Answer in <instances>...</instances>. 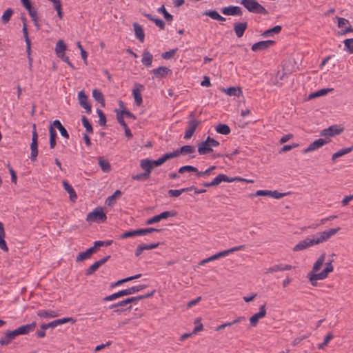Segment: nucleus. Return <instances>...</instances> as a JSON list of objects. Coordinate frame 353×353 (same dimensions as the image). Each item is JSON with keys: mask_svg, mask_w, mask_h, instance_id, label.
Here are the masks:
<instances>
[{"mask_svg": "<svg viewBox=\"0 0 353 353\" xmlns=\"http://www.w3.org/2000/svg\"><path fill=\"white\" fill-rule=\"evenodd\" d=\"M147 287L146 285H139L136 286H132L129 288L120 290L117 292H115L112 294H110L109 296H107L103 299V301H114L118 298H120L123 296H128L130 294H134L136 292H138L143 289H145Z\"/></svg>", "mask_w": 353, "mask_h": 353, "instance_id": "7ed1b4c3", "label": "nucleus"}, {"mask_svg": "<svg viewBox=\"0 0 353 353\" xmlns=\"http://www.w3.org/2000/svg\"><path fill=\"white\" fill-rule=\"evenodd\" d=\"M216 168V166L213 165V166H211L208 169L205 170V171L203 172H199L198 170H197V172H196V175L197 176H204V175H208L210 174L211 171H212L213 170H214Z\"/></svg>", "mask_w": 353, "mask_h": 353, "instance_id": "680f3d73", "label": "nucleus"}, {"mask_svg": "<svg viewBox=\"0 0 353 353\" xmlns=\"http://www.w3.org/2000/svg\"><path fill=\"white\" fill-rule=\"evenodd\" d=\"M141 230L142 235H146L152 232H160L161 230L154 228H141Z\"/></svg>", "mask_w": 353, "mask_h": 353, "instance_id": "0e129e2a", "label": "nucleus"}, {"mask_svg": "<svg viewBox=\"0 0 353 353\" xmlns=\"http://www.w3.org/2000/svg\"><path fill=\"white\" fill-rule=\"evenodd\" d=\"M30 149H38V134L36 130V125H33L32 143L30 144Z\"/></svg>", "mask_w": 353, "mask_h": 353, "instance_id": "4c0bfd02", "label": "nucleus"}, {"mask_svg": "<svg viewBox=\"0 0 353 353\" xmlns=\"http://www.w3.org/2000/svg\"><path fill=\"white\" fill-rule=\"evenodd\" d=\"M195 152V148L194 146L186 145L180 148V152H182V154H192Z\"/></svg>", "mask_w": 353, "mask_h": 353, "instance_id": "09e8293b", "label": "nucleus"}, {"mask_svg": "<svg viewBox=\"0 0 353 353\" xmlns=\"http://www.w3.org/2000/svg\"><path fill=\"white\" fill-rule=\"evenodd\" d=\"M203 15L208 16L212 19L219 21H225V18L221 16L216 10H207L203 13Z\"/></svg>", "mask_w": 353, "mask_h": 353, "instance_id": "473e14b6", "label": "nucleus"}, {"mask_svg": "<svg viewBox=\"0 0 353 353\" xmlns=\"http://www.w3.org/2000/svg\"><path fill=\"white\" fill-rule=\"evenodd\" d=\"M17 336V332L14 330L7 332L0 339V345H8L12 340H14Z\"/></svg>", "mask_w": 353, "mask_h": 353, "instance_id": "aec40b11", "label": "nucleus"}, {"mask_svg": "<svg viewBox=\"0 0 353 353\" xmlns=\"http://www.w3.org/2000/svg\"><path fill=\"white\" fill-rule=\"evenodd\" d=\"M281 268H280V265L279 264H276V265H274L273 266L268 268L266 270V271L265 272V274H270V273H272V272H279L280 271Z\"/></svg>", "mask_w": 353, "mask_h": 353, "instance_id": "774afa93", "label": "nucleus"}, {"mask_svg": "<svg viewBox=\"0 0 353 353\" xmlns=\"http://www.w3.org/2000/svg\"><path fill=\"white\" fill-rule=\"evenodd\" d=\"M28 11L32 20L34 21V26L39 29V24L37 12L32 8H31L30 10H28Z\"/></svg>", "mask_w": 353, "mask_h": 353, "instance_id": "37998d69", "label": "nucleus"}, {"mask_svg": "<svg viewBox=\"0 0 353 353\" xmlns=\"http://www.w3.org/2000/svg\"><path fill=\"white\" fill-rule=\"evenodd\" d=\"M221 12L227 16H241L243 14L241 8L236 6H229L223 8Z\"/></svg>", "mask_w": 353, "mask_h": 353, "instance_id": "4468645a", "label": "nucleus"}, {"mask_svg": "<svg viewBox=\"0 0 353 353\" xmlns=\"http://www.w3.org/2000/svg\"><path fill=\"white\" fill-rule=\"evenodd\" d=\"M91 257L90 254H89L88 251L86 250L85 252H80L78 256H77L76 261H83L84 260L88 259Z\"/></svg>", "mask_w": 353, "mask_h": 353, "instance_id": "8fccbe9b", "label": "nucleus"}, {"mask_svg": "<svg viewBox=\"0 0 353 353\" xmlns=\"http://www.w3.org/2000/svg\"><path fill=\"white\" fill-rule=\"evenodd\" d=\"M245 318L244 316H239L238 318H236V319H234V321H231V322H227V323H225L224 325H225V327H229V326H232L234 324H236V323H239L240 322H241L242 321H245Z\"/></svg>", "mask_w": 353, "mask_h": 353, "instance_id": "052dcab7", "label": "nucleus"}, {"mask_svg": "<svg viewBox=\"0 0 353 353\" xmlns=\"http://www.w3.org/2000/svg\"><path fill=\"white\" fill-rule=\"evenodd\" d=\"M121 194H122V192L120 190H116L112 195H111L107 198V199L105 201V204L108 206L112 205L115 202L116 198L118 196H120Z\"/></svg>", "mask_w": 353, "mask_h": 353, "instance_id": "a19ab883", "label": "nucleus"}, {"mask_svg": "<svg viewBox=\"0 0 353 353\" xmlns=\"http://www.w3.org/2000/svg\"><path fill=\"white\" fill-rule=\"evenodd\" d=\"M343 131V129L339 128L337 125H332L329 128L323 130L320 135L324 137V138H330L332 137L336 136Z\"/></svg>", "mask_w": 353, "mask_h": 353, "instance_id": "9d476101", "label": "nucleus"}, {"mask_svg": "<svg viewBox=\"0 0 353 353\" xmlns=\"http://www.w3.org/2000/svg\"><path fill=\"white\" fill-rule=\"evenodd\" d=\"M245 245H241L233 247V248H232L230 249H228V250H223V251L219 252L218 253H216V255L217 256V259H219L221 257L226 256L229 254H231L232 252H236V251L243 250L245 249Z\"/></svg>", "mask_w": 353, "mask_h": 353, "instance_id": "412c9836", "label": "nucleus"}, {"mask_svg": "<svg viewBox=\"0 0 353 353\" xmlns=\"http://www.w3.org/2000/svg\"><path fill=\"white\" fill-rule=\"evenodd\" d=\"M201 123L200 121H198L195 119H192L190 120L188 123V125L186 130L185 131L184 139H189L194 134L196 131V128Z\"/></svg>", "mask_w": 353, "mask_h": 353, "instance_id": "6e6552de", "label": "nucleus"}, {"mask_svg": "<svg viewBox=\"0 0 353 353\" xmlns=\"http://www.w3.org/2000/svg\"><path fill=\"white\" fill-rule=\"evenodd\" d=\"M298 146L296 143H292V145H285L280 150V153L290 151V150L295 148Z\"/></svg>", "mask_w": 353, "mask_h": 353, "instance_id": "338daca9", "label": "nucleus"}, {"mask_svg": "<svg viewBox=\"0 0 353 353\" xmlns=\"http://www.w3.org/2000/svg\"><path fill=\"white\" fill-rule=\"evenodd\" d=\"M239 3L250 12L262 14H268L267 10L255 0H241Z\"/></svg>", "mask_w": 353, "mask_h": 353, "instance_id": "20e7f679", "label": "nucleus"}, {"mask_svg": "<svg viewBox=\"0 0 353 353\" xmlns=\"http://www.w3.org/2000/svg\"><path fill=\"white\" fill-rule=\"evenodd\" d=\"M140 166L145 171L144 173H145L148 176H150V173L153 169L152 164L150 163V159H142L140 162Z\"/></svg>", "mask_w": 353, "mask_h": 353, "instance_id": "393cba45", "label": "nucleus"}, {"mask_svg": "<svg viewBox=\"0 0 353 353\" xmlns=\"http://www.w3.org/2000/svg\"><path fill=\"white\" fill-rule=\"evenodd\" d=\"M248 22H239L235 23L234 24V31L235 32L236 36L238 38H241L244 34L245 31L248 28Z\"/></svg>", "mask_w": 353, "mask_h": 353, "instance_id": "a211bd4d", "label": "nucleus"}, {"mask_svg": "<svg viewBox=\"0 0 353 353\" xmlns=\"http://www.w3.org/2000/svg\"><path fill=\"white\" fill-rule=\"evenodd\" d=\"M275 41L272 40L261 41L254 43L251 49L254 52L261 51L272 47Z\"/></svg>", "mask_w": 353, "mask_h": 353, "instance_id": "9b49d317", "label": "nucleus"}, {"mask_svg": "<svg viewBox=\"0 0 353 353\" xmlns=\"http://www.w3.org/2000/svg\"><path fill=\"white\" fill-rule=\"evenodd\" d=\"M212 151L209 142L207 141V139L205 141L201 142L198 145V152L201 155L207 154Z\"/></svg>", "mask_w": 353, "mask_h": 353, "instance_id": "b1692460", "label": "nucleus"}, {"mask_svg": "<svg viewBox=\"0 0 353 353\" xmlns=\"http://www.w3.org/2000/svg\"><path fill=\"white\" fill-rule=\"evenodd\" d=\"M154 293V291H152L150 293L146 294L145 295H139L137 296H132V297H128L125 299V300L121 301V304L122 305V307L126 306V305H131L130 303H135L141 299H143L145 298L150 297L153 296Z\"/></svg>", "mask_w": 353, "mask_h": 353, "instance_id": "dca6fc26", "label": "nucleus"}, {"mask_svg": "<svg viewBox=\"0 0 353 353\" xmlns=\"http://www.w3.org/2000/svg\"><path fill=\"white\" fill-rule=\"evenodd\" d=\"M152 54L150 52L145 50L142 54L141 59V63H143V65H144L146 67H150L152 65Z\"/></svg>", "mask_w": 353, "mask_h": 353, "instance_id": "bb28decb", "label": "nucleus"}, {"mask_svg": "<svg viewBox=\"0 0 353 353\" xmlns=\"http://www.w3.org/2000/svg\"><path fill=\"white\" fill-rule=\"evenodd\" d=\"M215 130L218 133L223 135H227L230 133V127L228 125L223 123L217 125Z\"/></svg>", "mask_w": 353, "mask_h": 353, "instance_id": "e433bc0d", "label": "nucleus"}, {"mask_svg": "<svg viewBox=\"0 0 353 353\" xmlns=\"http://www.w3.org/2000/svg\"><path fill=\"white\" fill-rule=\"evenodd\" d=\"M82 124L86 130V132L88 133H93V128L88 119L85 116H82L81 117Z\"/></svg>", "mask_w": 353, "mask_h": 353, "instance_id": "49530a36", "label": "nucleus"}, {"mask_svg": "<svg viewBox=\"0 0 353 353\" xmlns=\"http://www.w3.org/2000/svg\"><path fill=\"white\" fill-rule=\"evenodd\" d=\"M345 49L350 53H353V39H347L344 41Z\"/></svg>", "mask_w": 353, "mask_h": 353, "instance_id": "6e6d98bb", "label": "nucleus"}, {"mask_svg": "<svg viewBox=\"0 0 353 353\" xmlns=\"http://www.w3.org/2000/svg\"><path fill=\"white\" fill-rule=\"evenodd\" d=\"M331 90V89H321L320 90H318L315 92H312L311 93L309 96H308V99H314L316 97H321V96H323V95H325L326 94H327Z\"/></svg>", "mask_w": 353, "mask_h": 353, "instance_id": "a18cd8bd", "label": "nucleus"}, {"mask_svg": "<svg viewBox=\"0 0 353 353\" xmlns=\"http://www.w3.org/2000/svg\"><path fill=\"white\" fill-rule=\"evenodd\" d=\"M123 116L124 114L122 113V111H121L120 112H117V119L118 122L120 123V125H122L123 127L127 125L126 123L123 119Z\"/></svg>", "mask_w": 353, "mask_h": 353, "instance_id": "69168bd1", "label": "nucleus"}, {"mask_svg": "<svg viewBox=\"0 0 353 353\" xmlns=\"http://www.w3.org/2000/svg\"><path fill=\"white\" fill-rule=\"evenodd\" d=\"M226 93L230 96H239V94H241V90L240 88L232 87L226 90Z\"/></svg>", "mask_w": 353, "mask_h": 353, "instance_id": "864d4df0", "label": "nucleus"}, {"mask_svg": "<svg viewBox=\"0 0 353 353\" xmlns=\"http://www.w3.org/2000/svg\"><path fill=\"white\" fill-rule=\"evenodd\" d=\"M63 185L65 190L69 194L70 199L72 201H75L77 199V195L73 188L65 181H63Z\"/></svg>", "mask_w": 353, "mask_h": 353, "instance_id": "a878e982", "label": "nucleus"}, {"mask_svg": "<svg viewBox=\"0 0 353 353\" xmlns=\"http://www.w3.org/2000/svg\"><path fill=\"white\" fill-rule=\"evenodd\" d=\"M13 14V10L12 8H8L3 14L2 15V17H1V20H2V23L3 24H6L7 23L9 22V21L11 19V17Z\"/></svg>", "mask_w": 353, "mask_h": 353, "instance_id": "c03bdc74", "label": "nucleus"}, {"mask_svg": "<svg viewBox=\"0 0 353 353\" xmlns=\"http://www.w3.org/2000/svg\"><path fill=\"white\" fill-rule=\"evenodd\" d=\"M107 219V216L102 208H96L89 212L86 216V221L92 222L103 223Z\"/></svg>", "mask_w": 353, "mask_h": 353, "instance_id": "39448f33", "label": "nucleus"}, {"mask_svg": "<svg viewBox=\"0 0 353 353\" xmlns=\"http://www.w3.org/2000/svg\"><path fill=\"white\" fill-rule=\"evenodd\" d=\"M67 48L66 45L63 42V40H59L55 46V52L59 58L61 57L62 54H65V51Z\"/></svg>", "mask_w": 353, "mask_h": 353, "instance_id": "c756f323", "label": "nucleus"}, {"mask_svg": "<svg viewBox=\"0 0 353 353\" xmlns=\"http://www.w3.org/2000/svg\"><path fill=\"white\" fill-rule=\"evenodd\" d=\"M133 28L135 37L139 40L140 42L143 43L145 39V33L142 26L138 23L135 22L133 23Z\"/></svg>", "mask_w": 353, "mask_h": 353, "instance_id": "4be33fe9", "label": "nucleus"}, {"mask_svg": "<svg viewBox=\"0 0 353 353\" xmlns=\"http://www.w3.org/2000/svg\"><path fill=\"white\" fill-rule=\"evenodd\" d=\"M5 236V231L3 228V225L0 222V248L3 251H8V248L6 245V242L4 240Z\"/></svg>", "mask_w": 353, "mask_h": 353, "instance_id": "72a5a7b5", "label": "nucleus"}, {"mask_svg": "<svg viewBox=\"0 0 353 353\" xmlns=\"http://www.w3.org/2000/svg\"><path fill=\"white\" fill-rule=\"evenodd\" d=\"M282 30V28L281 26H276L273 27L272 28L268 29L265 31H264L261 36L263 37H272L274 34H279Z\"/></svg>", "mask_w": 353, "mask_h": 353, "instance_id": "7c9ffc66", "label": "nucleus"}, {"mask_svg": "<svg viewBox=\"0 0 353 353\" xmlns=\"http://www.w3.org/2000/svg\"><path fill=\"white\" fill-rule=\"evenodd\" d=\"M176 214V213L174 211H164L162 213L148 219L146 221V224L151 225L158 223L162 219H166L168 217L174 216Z\"/></svg>", "mask_w": 353, "mask_h": 353, "instance_id": "0eeeda50", "label": "nucleus"}, {"mask_svg": "<svg viewBox=\"0 0 353 353\" xmlns=\"http://www.w3.org/2000/svg\"><path fill=\"white\" fill-rule=\"evenodd\" d=\"M158 11L159 12H161L163 13V16H164V18L168 21H172L173 19V17L172 14H170V13H168L167 12V10H165L164 6H162L161 8H159L158 9Z\"/></svg>", "mask_w": 353, "mask_h": 353, "instance_id": "603ef678", "label": "nucleus"}, {"mask_svg": "<svg viewBox=\"0 0 353 353\" xmlns=\"http://www.w3.org/2000/svg\"><path fill=\"white\" fill-rule=\"evenodd\" d=\"M37 315L41 318L44 319H50L57 317L58 316V313L53 310H39L37 312Z\"/></svg>", "mask_w": 353, "mask_h": 353, "instance_id": "c85d7f7f", "label": "nucleus"}, {"mask_svg": "<svg viewBox=\"0 0 353 353\" xmlns=\"http://www.w3.org/2000/svg\"><path fill=\"white\" fill-rule=\"evenodd\" d=\"M176 52V50H171L170 51L163 52L161 54V57L164 59H170L175 54Z\"/></svg>", "mask_w": 353, "mask_h": 353, "instance_id": "e2e57ef3", "label": "nucleus"}, {"mask_svg": "<svg viewBox=\"0 0 353 353\" xmlns=\"http://www.w3.org/2000/svg\"><path fill=\"white\" fill-rule=\"evenodd\" d=\"M330 139L329 138H323V139H319L317 140H315L312 143H311L307 148H306L303 150V153H309L311 152H313L314 150H318L319 148L323 147L324 145L330 143Z\"/></svg>", "mask_w": 353, "mask_h": 353, "instance_id": "423d86ee", "label": "nucleus"}, {"mask_svg": "<svg viewBox=\"0 0 353 353\" xmlns=\"http://www.w3.org/2000/svg\"><path fill=\"white\" fill-rule=\"evenodd\" d=\"M152 73L155 77L161 78L166 76L168 73H171V70L165 66H161L152 70Z\"/></svg>", "mask_w": 353, "mask_h": 353, "instance_id": "5701e85b", "label": "nucleus"}, {"mask_svg": "<svg viewBox=\"0 0 353 353\" xmlns=\"http://www.w3.org/2000/svg\"><path fill=\"white\" fill-rule=\"evenodd\" d=\"M270 196L276 199H281L282 197L286 196L288 193H281L279 192L277 190L271 191L270 190Z\"/></svg>", "mask_w": 353, "mask_h": 353, "instance_id": "bf43d9fd", "label": "nucleus"}, {"mask_svg": "<svg viewBox=\"0 0 353 353\" xmlns=\"http://www.w3.org/2000/svg\"><path fill=\"white\" fill-rule=\"evenodd\" d=\"M78 99L80 105L85 110L88 114H90L92 112V106L88 101V96L83 90L79 92Z\"/></svg>", "mask_w": 353, "mask_h": 353, "instance_id": "f8f14e48", "label": "nucleus"}, {"mask_svg": "<svg viewBox=\"0 0 353 353\" xmlns=\"http://www.w3.org/2000/svg\"><path fill=\"white\" fill-rule=\"evenodd\" d=\"M183 192L184 190H183V188L179 190H169L168 194L170 197H178Z\"/></svg>", "mask_w": 353, "mask_h": 353, "instance_id": "4d7b16f0", "label": "nucleus"}, {"mask_svg": "<svg viewBox=\"0 0 353 353\" xmlns=\"http://www.w3.org/2000/svg\"><path fill=\"white\" fill-rule=\"evenodd\" d=\"M98 163L103 172H109L111 170L110 163L103 157L98 158Z\"/></svg>", "mask_w": 353, "mask_h": 353, "instance_id": "f704fd0d", "label": "nucleus"}, {"mask_svg": "<svg viewBox=\"0 0 353 353\" xmlns=\"http://www.w3.org/2000/svg\"><path fill=\"white\" fill-rule=\"evenodd\" d=\"M197 168L192 165H183L179 169V172L183 174L185 172H195L196 174Z\"/></svg>", "mask_w": 353, "mask_h": 353, "instance_id": "de8ad7c7", "label": "nucleus"}, {"mask_svg": "<svg viewBox=\"0 0 353 353\" xmlns=\"http://www.w3.org/2000/svg\"><path fill=\"white\" fill-rule=\"evenodd\" d=\"M92 97L93 98L99 103H101L102 105H104V97H103V95L102 94V92L97 90V89H94L92 90Z\"/></svg>", "mask_w": 353, "mask_h": 353, "instance_id": "79ce46f5", "label": "nucleus"}, {"mask_svg": "<svg viewBox=\"0 0 353 353\" xmlns=\"http://www.w3.org/2000/svg\"><path fill=\"white\" fill-rule=\"evenodd\" d=\"M266 314L265 305H262L259 307V312L254 314L250 318V325L255 327L260 319L263 318Z\"/></svg>", "mask_w": 353, "mask_h": 353, "instance_id": "2eb2a0df", "label": "nucleus"}, {"mask_svg": "<svg viewBox=\"0 0 353 353\" xmlns=\"http://www.w3.org/2000/svg\"><path fill=\"white\" fill-rule=\"evenodd\" d=\"M51 125L53 126L54 129L57 128L59 130L61 136L66 139H69V134L68 131L59 120H54L53 121V124Z\"/></svg>", "mask_w": 353, "mask_h": 353, "instance_id": "cd10ccee", "label": "nucleus"}, {"mask_svg": "<svg viewBox=\"0 0 353 353\" xmlns=\"http://www.w3.org/2000/svg\"><path fill=\"white\" fill-rule=\"evenodd\" d=\"M341 230L340 227L331 228L310 236L299 241L292 249L294 252L305 250L315 245H319L327 241L330 238L335 235Z\"/></svg>", "mask_w": 353, "mask_h": 353, "instance_id": "f03ea898", "label": "nucleus"}, {"mask_svg": "<svg viewBox=\"0 0 353 353\" xmlns=\"http://www.w3.org/2000/svg\"><path fill=\"white\" fill-rule=\"evenodd\" d=\"M50 132V148H54L56 145V138H57V132L54 129L53 126L50 125L49 128Z\"/></svg>", "mask_w": 353, "mask_h": 353, "instance_id": "58836bf2", "label": "nucleus"}, {"mask_svg": "<svg viewBox=\"0 0 353 353\" xmlns=\"http://www.w3.org/2000/svg\"><path fill=\"white\" fill-rule=\"evenodd\" d=\"M23 34L26 43V52L27 53H29V52L31 51V42L28 37L26 23H23Z\"/></svg>", "mask_w": 353, "mask_h": 353, "instance_id": "c9c22d12", "label": "nucleus"}, {"mask_svg": "<svg viewBox=\"0 0 353 353\" xmlns=\"http://www.w3.org/2000/svg\"><path fill=\"white\" fill-rule=\"evenodd\" d=\"M243 180V178L241 177H234L230 178L224 174H220L217 176H216L212 181L211 185L213 186H216L220 184L221 182H234L235 181Z\"/></svg>", "mask_w": 353, "mask_h": 353, "instance_id": "1a4fd4ad", "label": "nucleus"}, {"mask_svg": "<svg viewBox=\"0 0 353 353\" xmlns=\"http://www.w3.org/2000/svg\"><path fill=\"white\" fill-rule=\"evenodd\" d=\"M141 235H142L141 230V229H138V230H134L127 231V232L123 233L121 235L120 238L121 239H126V238H129V237H133V236H141Z\"/></svg>", "mask_w": 353, "mask_h": 353, "instance_id": "ea45409f", "label": "nucleus"}, {"mask_svg": "<svg viewBox=\"0 0 353 353\" xmlns=\"http://www.w3.org/2000/svg\"><path fill=\"white\" fill-rule=\"evenodd\" d=\"M333 335L332 334V333H328L324 340H323V342L322 343H320L318 346L319 349H323L325 346L327 345V344L329 343V342L333 339Z\"/></svg>", "mask_w": 353, "mask_h": 353, "instance_id": "3c124183", "label": "nucleus"}, {"mask_svg": "<svg viewBox=\"0 0 353 353\" xmlns=\"http://www.w3.org/2000/svg\"><path fill=\"white\" fill-rule=\"evenodd\" d=\"M149 178H150V176H148L144 172L132 176V179L136 180V181H145V180H148Z\"/></svg>", "mask_w": 353, "mask_h": 353, "instance_id": "13d9d810", "label": "nucleus"}, {"mask_svg": "<svg viewBox=\"0 0 353 353\" xmlns=\"http://www.w3.org/2000/svg\"><path fill=\"white\" fill-rule=\"evenodd\" d=\"M97 112L99 115V123L100 125H105L106 123V118L105 114L103 112V111L100 109L97 110Z\"/></svg>", "mask_w": 353, "mask_h": 353, "instance_id": "5fc2aeb1", "label": "nucleus"}, {"mask_svg": "<svg viewBox=\"0 0 353 353\" xmlns=\"http://www.w3.org/2000/svg\"><path fill=\"white\" fill-rule=\"evenodd\" d=\"M325 260V253H322L317 260L314 262L312 270L307 274V279L313 286H316L317 281L324 280L328 277L330 273L334 271L332 265L333 260H330L325 263V268L320 272H317L321 270Z\"/></svg>", "mask_w": 353, "mask_h": 353, "instance_id": "f257e3e1", "label": "nucleus"}, {"mask_svg": "<svg viewBox=\"0 0 353 353\" xmlns=\"http://www.w3.org/2000/svg\"><path fill=\"white\" fill-rule=\"evenodd\" d=\"M110 257V256H107L98 261H96L92 265H91L85 271L86 276H90L93 273H94L100 266L104 264Z\"/></svg>", "mask_w": 353, "mask_h": 353, "instance_id": "f3484780", "label": "nucleus"}, {"mask_svg": "<svg viewBox=\"0 0 353 353\" xmlns=\"http://www.w3.org/2000/svg\"><path fill=\"white\" fill-rule=\"evenodd\" d=\"M353 150V146L341 149L338 152L334 153L332 156V160L334 161L337 158L344 156Z\"/></svg>", "mask_w": 353, "mask_h": 353, "instance_id": "2f4dec72", "label": "nucleus"}, {"mask_svg": "<svg viewBox=\"0 0 353 353\" xmlns=\"http://www.w3.org/2000/svg\"><path fill=\"white\" fill-rule=\"evenodd\" d=\"M144 90V86L140 83H135L132 90V95L134 99V102L137 105H141L143 103L141 91Z\"/></svg>", "mask_w": 353, "mask_h": 353, "instance_id": "ddd939ff", "label": "nucleus"}, {"mask_svg": "<svg viewBox=\"0 0 353 353\" xmlns=\"http://www.w3.org/2000/svg\"><path fill=\"white\" fill-rule=\"evenodd\" d=\"M37 323L35 322H32L30 324H26L19 327L15 330L17 336L21 334H27L29 332L33 331L36 327Z\"/></svg>", "mask_w": 353, "mask_h": 353, "instance_id": "6ab92c4d", "label": "nucleus"}]
</instances>
